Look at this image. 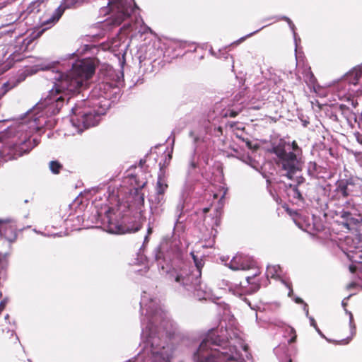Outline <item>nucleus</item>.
Instances as JSON below:
<instances>
[{
  "label": "nucleus",
  "mask_w": 362,
  "mask_h": 362,
  "mask_svg": "<svg viewBox=\"0 0 362 362\" xmlns=\"http://www.w3.org/2000/svg\"><path fill=\"white\" fill-rule=\"evenodd\" d=\"M244 107L241 106L240 107H238L236 109H228L225 113H223V117H237L243 110Z\"/></svg>",
  "instance_id": "nucleus-18"
},
{
  "label": "nucleus",
  "mask_w": 362,
  "mask_h": 362,
  "mask_svg": "<svg viewBox=\"0 0 362 362\" xmlns=\"http://www.w3.org/2000/svg\"><path fill=\"white\" fill-rule=\"evenodd\" d=\"M221 211L220 210H216V221H215V224L216 226H218L219 224H220V221H221Z\"/></svg>",
  "instance_id": "nucleus-26"
},
{
  "label": "nucleus",
  "mask_w": 362,
  "mask_h": 362,
  "mask_svg": "<svg viewBox=\"0 0 362 362\" xmlns=\"http://www.w3.org/2000/svg\"><path fill=\"white\" fill-rule=\"evenodd\" d=\"M33 40L30 39H25L23 41V45L20 48L21 51L25 52L28 49V45L32 42Z\"/></svg>",
  "instance_id": "nucleus-23"
},
{
  "label": "nucleus",
  "mask_w": 362,
  "mask_h": 362,
  "mask_svg": "<svg viewBox=\"0 0 362 362\" xmlns=\"http://www.w3.org/2000/svg\"><path fill=\"white\" fill-rule=\"evenodd\" d=\"M189 136L194 139V143H197L199 140L198 136L194 135V133L193 132H189Z\"/></svg>",
  "instance_id": "nucleus-33"
},
{
  "label": "nucleus",
  "mask_w": 362,
  "mask_h": 362,
  "mask_svg": "<svg viewBox=\"0 0 362 362\" xmlns=\"http://www.w3.org/2000/svg\"><path fill=\"white\" fill-rule=\"evenodd\" d=\"M242 140L245 142V144H246V146H247V147L248 148H250V149H252L253 148L252 141L250 139H242Z\"/></svg>",
  "instance_id": "nucleus-27"
},
{
  "label": "nucleus",
  "mask_w": 362,
  "mask_h": 362,
  "mask_svg": "<svg viewBox=\"0 0 362 362\" xmlns=\"http://www.w3.org/2000/svg\"><path fill=\"white\" fill-rule=\"evenodd\" d=\"M225 194H226V192H224V193H223V194L222 195V197H221V200H222V199L224 198Z\"/></svg>",
  "instance_id": "nucleus-40"
},
{
  "label": "nucleus",
  "mask_w": 362,
  "mask_h": 362,
  "mask_svg": "<svg viewBox=\"0 0 362 362\" xmlns=\"http://www.w3.org/2000/svg\"><path fill=\"white\" fill-rule=\"evenodd\" d=\"M29 151L24 150L23 147L15 144H6L0 151L1 156L5 160L17 159L24 153H28Z\"/></svg>",
  "instance_id": "nucleus-7"
},
{
  "label": "nucleus",
  "mask_w": 362,
  "mask_h": 362,
  "mask_svg": "<svg viewBox=\"0 0 362 362\" xmlns=\"http://www.w3.org/2000/svg\"><path fill=\"white\" fill-rule=\"evenodd\" d=\"M214 199H217L218 198V194H214Z\"/></svg>",
  "instance_id": "nucleus-39"
},
{
  "label": "nucleus",
  "mask_w": 362,
  "mask_h": 362,
  "mask_svg": "<svg viewBox=\"0 0 362 362\" xmlns=\"http://www.w3.org/2000/svg\"><path fill=\"white\" fill-rule=\"evenodd\" d=\"M192 257H193V259H194V264L197 267V268L198 269V270L200 272L201 271V269L202 268L204 264L202 263V260H199L197 256L192 255Z\"/></svg>",
  "instance_id": "nucleus-22"
},
{
  "label": "nucleus",
  "mask_w": 362,
  "mask_h": 362,
  "mask_svg": "<svg viewBox=\"0 0 362 362\" xmlns=\"http://www.w3.org/2000/svg\"><path fill=\"white\" fill-rule=\"evenodd\" d=\"M259 274V272H257L256 273H255L252 276H247L246 279H247V281L250 284L251 283V281L255 277L257 276V275Z\"/></svg>",
  "instance_id": "nucleus-30"
},
{
  "label": "nucleus",
  "mask_w": 362,
  "mask_h": 362,
  "mask_svg": "<svg viewBox=\"0 0 362 362\" xmlns=\"http://www.w3.org/2000/svg\"><path fill=\"white\" fill-rule=\"evenodd\" d=\"M350 270L351 272H355L356 268L354 267H350Z\"/></svg>",
  "instance_id": "nucleus-38"
},
{
  "label": "nucleus",
  "mask_w": 362,
  "mask_h": 362,
  "mask_svg": "<svg viewBox=\"0 0 362 362\" xmlns=\"http://www.w3.org/2000/svg\"><path fill=\"white\" fill-rule=\"evenodd\" d=\"M72 112L71 121L78 128L88 129L95 126L100 120V114L79 105L72 108Z\"/></svg>",
  "instance_id": "nucleus-5"
},
{
  "label": "nucleus",
  "mask_w": 362,
  "mask_h": 362,
  "mask_svg": "<svg viewBox=\"0 0 362 362\" xmlns=\"http://www.w3.org/2000/svg\"><path fill=\"white\" fill-rule=\"evenodd\" d=\"M0 342L4 344L8 343L18 344V337L14 334L13 331L6 328V330L1 329L0 332Z\"/></svg>",
  "instance_id": "nucleus-11"
},
{
  "label": "nucleus",
  "mask_w": 362,
  "mask_h": 362,
  "mask_svg": "<svg viewBox=\"0 0 362 362\" xmlns=\"http://www.w3.org/2000/svg\"><path fill=\"white\" fill-rule=\"evenodd\" d=\"M146 184V182H144L141 186H139L138 187H136L132 190L134 204L138 207L143 206L144 204V194L141 192V190Z\"/></svg>",
  "instance_id": "nucleus-10"
},
{
  "label": "nucleus",
  "mask_w": 362,
  "mask_h": 362,
  "mask_svg": "<svg viewBox=\"0 0 362 362\" xmlns=\"http://www.w3.org/2000/svg\"><path fill=\"white\" fill-rule=\"evenodd\" d=\"M11 59L13 62H19V61H21L23 59V57H21V54L17 53V52H14L11 55Z\"/></svg>",
  "instance_id": "nucleus-24"
},
{
  "label": "nucleus",
  "mask_w": 362,
  "mask_h": 362,
  "mask_svg": "<svg viewBox=\"0 0 362 362\" xmlns=\"http://www.w3.org/2000/svg\"><path fill=\"white\" fill-rule=\"evenodd\" d=\"M65 8L64 6H59L52 13V16L46 21L45 24L55 23L57 22L62 16Z\"/></svg>",
  "instance_id": "nucleus-15"
},
{
  "label": "nucleus",
  "mask_w": 362,
  "mask_h": 362,
  "mask_svg": "<svg viewBox=\"0 0 362 362\" xmlns=\"http://www.w3.org/2000/svg\"><path fill=\"white\" fill-rule=\"evenodd\" d=\"M351 339V337H348L346 339H344L341 340L339 344H344V345L347 344L349 343Z\"/></svg>",
  "instance_id": "nucleus-31"
},
{
  "label": "nucleus",
  "mask_w": 362,
  "mask_h": 362,
  "mask_svg": "<svg viewBox=\"0 0 362 362\" xmlns=\"http://www.w3.org/2000/svg\"><path fill=\"white\" fill-rule=\"evenodd\" d=\"M336 192L341 194L343 197H347L349 195L347 180H338L336 183Z\"/></svg>",
  "instance_id": "nucleus-13"
},
{
  "label": "nucleus",
  "mask_w": 362,
  "mask_h": 362,
  "mask_svg": "<svg viewBox=\"0 0 362 362\" xmlns=\"http://www.w3.org/2000/svg\"><path fill=\"white\" fill-rule=\"evenodd\" d=\"M279 267L276 266H269L267 268L266 275L267 279H276L279 276L278 274Z\"/></svg>",
  "instance_id": "nucleus-19"
},
{
  "label": "nucleus",
  "mask_w": 362,
  "mask_h": 362,
  "mask_svg": "<svg viewBox=\"0 0 362 362\" xmlns=\"http://www.w3.org/2000/svg\"><path fill=\"white\" fill-rule=\"evenodd\" d=\"M244 40V38H241L239 41L241 42V41H243Z\"/></svg>",
  "instance_id": "nucleus-45"
},
{
  "label": "nucleus",
  "mask_w": 362,
  "mask_h": 362,
  "mask_svg": "<svg viewBox=\"0 0 362 362\" xmlns=\"http://www.w3.org/2000/svg\"><path fill=\"white\" fill-rule=\"evenodd\" d=\"M96 64L95 59L86 58L73 64L71 69L66 74L57 70L54 77V86L50 90L49 100H53L57 112L68 103L70 97L67 93H76L92 78L95 74Z\"/></svg>",
  "instance_id": "nucleus-1"
},
{
  "label": "nucleus",
  "mask_w": 362,
  "mask_h": 362,
  "mask_svg": "<svg viewBox=\"0 0 362 362\" xmlns=\"http://www.w3.org/2000/svg\"><path fill=\"white\" fill-rule=\"evenodd\" d=\"M1 121H2V119H0V122H1Z\"/></svg>",
  "instance_id": "nucleus-46"
},
{
  "label": "nucleus",
  "mask_w": 362,
  "mask_h": 362,
  "mask_svg": "<svg viewBox=\"0 0 362 362\" xmlns=\"http://www.w3.org/2000/svg\"><path fill=\"white\" fill-rule=\"evenodd\" d=\"M169 278L171 281L176 282L185 288L188 289V286L190 282L189 276H183L177 272L170 273Z\"/></svg>",
  "instance_id": "nucleus-12"
},
{
  "label": "nucleus",
  "mask_w": 362,
  "mask_h": 362,
  "mask_svg": "<svg viewBox=\"0 0 362 362\" xmlns=\"http://www.w3.org/2000/svg\"><path fill=\"white\" fill-rule=\"evenodd\" d=\"M11 66L12 65H9V66L6 65V67L3 70L0 71V74H3L4 72H5L8 69H9L11 67Z\"/></svg>",
  "instance_id": "nucleus-34"
},
{
  "label": "nucleus",
  "mask_w": 362,
  "mask_h": 362,
  "mask_svg": "<svg viewBox=\"0 0 362 362\" xmlns=\"http://www.w3.org/2000/svg\"><path fill=\"white\" fill-rule=\"evenodd\" d=\"M49 168L53 174L58 175L62 170L63 165L57 160H52L49 163Z\"/></svg>",
  "instance_id": "nucleus-17"
},
{
  "label": "nucleus",
  "mask_w": 362,
  "mask_h": 362,
  "mask_svg": "<svg viewBox=\"0 0 362 362\" xmlns=\"http://www.w3.org/2000/svg\"><path fill=\"white\" fill-rule=\"evenodd\" d=\"M296 191L298 192V197H301V194H300V192L298 191V189H296Z\"/></svg>",
  "instance_id": "nucleus-42"
},
{
  "label": "nucleus",
  "mask_w": 362,
  "mask_h": 362,
  "mask_svg": "<svg viewBox=\"0 0 362 362\" xmlns=\"http://www.w3.org/2000/svg\"><path fill=\"white\" fill-rule=\"evenodd\" d=\"M133 11L129 0H108L107 7L104 8L105 13H112V21L115 25H119L131 16Z\"/></svg>",
  "instance_id": "nucleus-4"
},
{
  "label": "nucleus",
  "mask_w": 362,
  "mask_h": 362,
  "mask_svg": "<svg viewBox=\"0 0 362 362\" xmlns=\"http://www.w3.org/2000/svg\"><path fill=\"white\" fill-rule=\"evenodd\" d=\"M229 267L233 270H247L250 269V264L246 262L245 257L236 255L230 262Z\"/></svg>",
  "instance_id": "nucleus-9"
},
{
  "label": "nucleus",
  "mask_w": 362,
  "mask_h": 362,
  "mask_svg": "<svg viewBox=\"0 0 362 362\" xmlns=\"http://www.w3.org/2000/svg\"><path fill=\"white\" fill-rule=\"evenodd\" d=\"M148 233H151V228H148Z\"/></svg>",
  "instance_id": "nucleus-43"
},
{
  "label": "nucleus",
  "mask_w": 362,
  "mask_h": 362,
  "mask_svg": "<svg viewBox=\"0 0 362 362\" xmlns=\"http://www.w3.org/2000/svg\"><path fill=\"white\" fill-rule=\"evenodd\" d=\"M59 65L58 62H52L47 64H41L39 66H40L41 70H51L54 71V69H57V66Z\"/></svg>",
  "instance_id": "nucleus-20"
},
{
  "label": "nucleus",
  "mask_w": 362,
  "mask_h": 362,
  "mask_svg": "<svg viewBox=\"0 0 362 362\" xmlns=\"http://www.w3.org/2000/svg\"><path fill=\"white\" fill-rule=\"evenodd\" d=\"M286 141L281 139L278 144L272 145L270 151L277 157L276 164L281 175L293 180L294 175L300 170L299 161L295 153L286 151Z\"/></svg>",
  "instance_id": "nucleus-3"
},
{
  "label": "nucleus",
  "mask_w": 362,
  "mask_h": 362,
  "mask_svg": "<svg viewBox=\"0 0 362 362\" xmlns=\"http://www.w3.org/2000/svg\"><path fill=\"white\" fill-rule=\"evenodd\" d=\"M291 332L294 333V336L293 337H291V339L289 340V343H293L296 341V331L294 330L293 328H291Z\"/></svg>",
  "instance_id": "nucleus-32"
},
{
  "label": "nucleus",
  "mask_w": 362,
  "mask_h": 362,
  "mask_svg": "<svg viewBox=\"0 0 362 362\" xmlns=\"http://www.w3.org/2000/svg\"><path fill=\"white\" fill-rule=\"evenodd\" d=\"M317 168V164L315 163H309V172L315 171Z\"/></svg>",
  "instance_id": "nucleus-28"
},
{
  "label": "nucleus",
  "mask_w": 362,
  "mask_h": 362,
  "mask_svg": "<svg viewBox=\"0 0 362 362\" xmlns=\"http://www.w3.org/2000/svg\"><path fill=\"white\" fill-rule=\"evenodd\" d=\"M168 188V185L163 182L162 178L160 177H158L157 185H156V191L158 194V199L159 200L160 196H163Z\"/></svg>",
  "instance_id": "nucleus-16"
},
{
  "label": "nucleus",
  "mask_w": 362,
  "mask_h": 362,
  "mask_svg": "<svg viewBox=\"0 0 362 362\" xmlns=\"http://www.w3.org/2000/svg\"><path fill=\"white\" fill-rule=\"evenodd\" d=\"M211 338L204 339L194 358L197 362H243L240 354L235 346H224L218 349Z\"/></svg>",
  "instance_id": "nucleus-2"
},
{
  "label": "nucleus",
  "mask_w": 362,
  "mask_h": 362,
  "mask_svg": "<svg viewBox=\"0 0 362 362\" xmlns=\"http://www.w3.org/2000/svg\"><path fill=\"white\" fill-rule=\"evenodd\" d=\"M291 146H292V149L294 151H297L300 150L298 143L296 141H293Z\"/></svg>",
  "instance_id": "nucleus-29"
},
{
  "label": "nucleus",
  "mask_w": 362,
  "mask_h": 362,
  "mask_svg": "<svg viewBox=\"0 0 362 362\" xmlns=\"http://www.w3.org/2000/svg\"><path fill=\"white\" fill-rule=\"evenodd\" d=\"M310 322H311V325L316 327V326H317L316 322L313 317L310 318Z\"/></svg>",
  "instance_id": "nucleus-36"
},
{
  "label": "nucleus",
  "mask_w": 362,
  "mask_h": 362,
  "mask_svg": "<svg viewBox=\"0 0 362 362\" xmlns=\"http://www.w3.org/2000/svg\"><path fill=\"white\" fill-rule=\"evenodd\" d=\"M296 303H302L304 305V310L306 312V314L308 315V305L306 303L303 301V300L300 298H296L295 300Z\"/></svg>",
  "instance_id": "nucleus-25"
},
{
  "label": "nucleus",
  "mask_w": 362,
  "mask_h": 362,
  "mask_svg": "<svg viewBox=\"0 0 362 362\" xmlns=\"http://www.w3.org/2000/svg\"><path fill=\"white\" fill-rule=\"evenodd\" d=\"M114 209L109 208L105 212L103 218L104 223H107V230L110 233L124 234L126 233H134L140 229V226L129 228L120 224L118 221L113 220L112 215Z\"/></svg>",
  "instance_id": "nucleus-6"
},
{
  "label": "nucleus",
  "mask_w": 362,
  "mask_h": 362,
  "mask_svg": "<svg viewBox=\"0 0 362 362\" xmlns=\"http://www.w3.org/2000/svg\"><path fill=\"white\" fill-rule=\"evenodd\" d=\"M340 217L343 219V225L349 230L356 226L361 221L360 215L344 210L340 212Z\"/></svg>",
  "instance_id": "nucleus-8"
},
{
  "label": "nucleus",
  "mask_w": 362,
  "mask_h": 362,
  "mask_svg": "<svg viewBox=\"0 0 362 362\" xmlns=\"http://www.w3.org/2000/svg\"><path fill=\"white\" fill-rule=\"evenodd\" d=\"M1 233L4 238L10 243L14 242L17 238V233L12 226H5L1 230Z\"/></svg>",
  "instance_id": "nucleus-14"
},
{
  "label": "nucleus",
  "mask_w": 362,
  "mask_h": 362,
  "mask_svg": "<svg viewBox=\"0 0 362 362\" xmlns=\"http://www.w3.org/2000/svg\"><path fill=\"white\" fill-rule=\"evenodd\" d=\"M159 165H160V170H162V169H163V166L161 165V163H159Z\"/></svg>",
  "instance_id": "nucleus-41"
},
{
  "label": "nucleus",
  "mask_w": 362,
  "mask_h": 362,
  "mask_svg": "<svg viewBox=\"0 0 362 362\" xmlns=\"http://www.w3.org/2000/svg\"><path fill=\"white\" fill-rule=\"evenodd\" d=\"M1 296H2V293H1V291H0V298H1Z\"/></svg>",
  "instance_id": "nucleus-44"
},
{
  "label": "nucleus",
  "mask_w": 362,
  "mask_h": 362,
  "mask_svg": "<svg viewBox=\"0 0 362 362\" xmlns=\"http://www.w3.org/2000/svg\"><path fill=\"white\" fill-rule=\"evenodd\" d=\"M172 156L170 154H168L166 156H165V162L167 161V159H168V164L169 163L170 159H171Z\"/></svg>",
  "instance_id": "nucleus-35"
},
{
  "label": "nucleus",
  "mask_w": 362,
  "mask_h": 362,
  "mask_svg": "<svg viewBox=\"0 0 362 362\" xmlns=\"http://www.w3.org/2000/svg\"><path fill=\"white\" fill-rule=\"evenodd\" d=\"M202 211H203L204 214H206L210 211V208L209 207L204 208Z\"/></svg>",
  "instance_id": "nucleus-37"
},
{
  "label": "nucleus",
  "mask_w": 362,
  "mask_h": 362,
  "mask_svg": "<svg viewBox=\"0 0 362 362\" xmlns=\"http://www.w3.org/2000/svg\"><path fill=\"white\" fill-rule=\"evenodd\" d=\"M7 258H8L7 254L0 253V267H4V266H6L7 264V262H8Z\"/></svg>",
  "instance_id": "nucleus-21"
}]
</instances>
